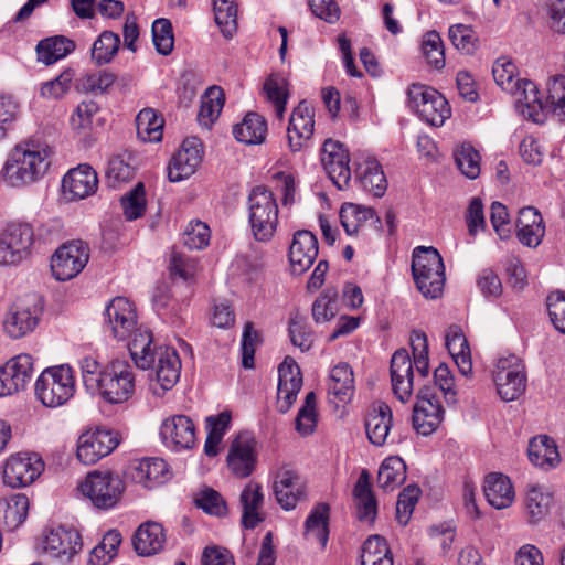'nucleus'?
Masks as SVG:
<instances>
[{
  "instance_id": "nucleus-1",
  "label": "nucleus",
  "mask_w": 565,
  "mask_h": 565,
  "mask_svg": "<svg viewBox=\"0 0 565 565\" xmlns=\"http://www.w3.org/2000/svg\"><path fill=\"white\" fill-rule=\"evenodd\" d=\"M52 149L45 142L28 140L11 151L3 167V177L12 186L33 183L46 173Z\"/></svg>"
},
{
  "instance_id": "nucleus-2",
  "label": "nucleus",
  "mask_w": 565,
  "mask_h": 565,
  "mask_svg": "<svg viewBox=\"0 0 565 565\" xmlns=\"http://www.w3.org/2000/svg\"><path fill=\"white\" fill-rule=\"evenodd\" d=\"M412 273L415 284L426 298H438L445 285V266L435 247L417 246L413 250Z\"/></svg>"
},
{
  "instance_id": "nucleus-3",
  "label": "nucleus",
  "mask_w": 565,
  "mask_h": 565,
  "mask_svg": "<svg viewBox=\"0 0 565 565\" xmlns=\"http://www.w3.org/2000/svg\"><path fill=\"white\" fill-rule=\"evenodd\" d=\"M248 223L253 237L269 242L278 226V204L274 193L264 185H256L248 195Z\"/></svg>"
},
{
  "instance_id": "nucleus-4",
  "label": "nucleus",
  "mask_w": 565,
  "mask_h": 565,
  "mask_svg": "<svg viewBox=\"0 0 565 565\" xmlns=\"http://www.w3.org/2000/svg\"><path fill=\"white\" fill-rule=\"evenodd\" d=\"M36 398L46 407L66 404L75 393V376L67 364L46 367L35 382Z\"/></svg>"
},
{
  "instance_id": "nucleus-5",
  "label": "nucleus",
  "mask_w": 565,
  "mask_h": 565,
  "mask_svg": "<svg viewBox=\"0 0 565 565\" xmlns=\"http://www.w3.org/2000/svg\"><path fill=\"white\" fill-rule=\"evenodd\" d=\"M96 388L108 403L119 404L128 401L135 391L132 366L126 360H113L99 373Z\"/></svg>"
},
{
  "instance_id": "nucleus-6",
  "label": "nucleus",
  "mask_w": 565,
  "mask_h": 565,
  "mask_svg": "<svg viewBox=\"0 0 565 565\" xmlns=\"http://www.w3.org/2000/svg\"><path fill=\"white\" fill-rule=\"evenodd\" d=\"M408 105L425 122L440 127L450 116V107L446 98L436 89L413 84L407 92Z\"/></svg>"
},
{
  "instance_id": "nucleus-7",
  "label": "nucleus",
  "mask_w": 565,
  "mask_h": 565,
  "mask_svg": "<svg viewBox=\"0 0 565 565\" xmlns=\"http://www.w3.org/2000/svg\"><path fill=\"white\" fill-rule=\"evenodd\" d=\"M124 489L122 480L108 471L89 472L79 484L83 495L89 499L95 508L102 510L114 508L118 503Z\"/></svg>"
},
{
  "instance_id": "nucleus-8",
  "label": "nucleus",
  "mask_w": 565,
  "mask_h": 565,
  "mask_svg": "<svg viewBox=\"0 0 565 565\" xmlns=\"http://www.w3.org/2000/svg\"><path fill=\"white\" fill-rule=\"evenodd\" d=\"M492 377L497 392L504 402L515 401L525 392L526 375L524 365L515 354L500 356Z\"/></svg>"
},
{
  "instance_id": "nucleus-9",
  "label": "nucleus",
  "mask_w": 565,
  "mask_h": 565,
  "mask_svg": "<svg viewBox=\"0 0 565 565\" xmlns=\"http://www.w3.org/2000/svg\"><path fill=\"white\" fill-rule=\"evenodd\" d=\"M34 232L28 223H9L0 234V265H17L29 257Z\"/></svg>"
},
{
  "instance_id": "nucleus-10",
  "label": "nucleus",
  "mask_w": 565,
  "mask_h": 565,
  "mask_svg": "<svg viewBox=\"0 0 565 565\" xmlns=\"http://www.w3.org/2000/svg\"><path fill=\"white\" fill-rule=\"evenodd\" d=\"M89 247L76 239L63 244L51 259L52 274L56 280L66 281L76 277L87 265Z\"/></svg>"
},
{
  "instance_id": "nucleus-11",
  "label": "nucleus",
  "mask_w": 565,
  "mask_h": 565,
  "mask_svg": "<svg viewBox=\"0 0 565 565\" xmlns=\"http://www.w3.org/2000/svg\"><path fill=\"white\" fill-rule=\"evenodd\" d=\"M41 307L34 295L17 300L9 309L3 329L12 339H20L33 331L39 323Z\"/></svg>"
},
{
  "instance_id": "nucleus-12",
  "label": "nucleus",
  "mask_w": 565,
  "mask_h": 565,
  "mask_svg": "<svg viewBox=\"0 0 565 565\" xmlns=\"http://www.w3.org/2000/svg\"><path fill=\"white\" fill-rule=\"evenodd\" d=\"M444 414V408L435 388L423 387L413 408L414 429L423 436L431 435L441 424Z\"/></svg>"
},
{
  "instance_id": "nucleus-13",
  "label": "nucleus",
  "mask_w": 565,
  "mask_h": 565,
  "mask_svg": "<svg viewBox=\"0 0 565 565\" xmlns=\"http://www.w3.org/2000/svg\"><path fill=\"white\" fill-rule=\"evenodd\" d=\"M43 469L44 462L39 455L19 452L6 460L3 481L11 488H23L31 484Z\"/></svg>"
},
{
  "instance_id": "nucleus-14",
  "label": "nucleus",
  "mask_w": 565,
  "mask_h": 565,
  "mask_svg": "<svg viewBox=\"0 0 565 565\" xmlns=\"http://www.w3.org/2000/svg\"><path fill=\"white\" fill-rule=\"evenodd\" d=\"M119 445L115 431L96 428L82 434L77 441L76 456L84 465H94L108 456Z\"/></svg>"
},
{
  "instance_id": "nucleus-15",
  "label": "nucleus",
  "mask_w": 565,
  "mask_h": 565,
  "mask_svg": "<svg viewBox=\"0 0 565 565\" xmlns=\"http://www.w3.org/2000/svg\"><path fill=\"white\" fill-rule=\"evenodd\" d=\"M106 328L119 340L129 339L137 330V312L134 303L125 297L114 298L105 310Z\"/></svg>"
},
{
  "instance_id": "nucleus-16",
  "label": "nucleus",
  "mask_w": 565,
  "mask_h": 565,
  "mask_svg": "<svg viewBox=\"0 0 565 565\" xmlns=\"http://www.w3.org/2000/svg\"><path fill=\"white\" fill-rule=\"evenodd\" d=\"M256 441L248 431L239 433L231 444L227 454V467L237 478H246L253 473L257 463Z\"/></svg>"
},
{
  "instance_id": "nucleus-17",
  "label": "nucleus",
  "mask_w": 565,
  "mask_h": 565,
  "mask_svg": "<svg viewBox=\"0 0 565 565\" xmlns=\"http://www.w3.org/2000/svg\"><path fill=\"white\" fill-rule=\"evenodd\" d=\"M349 162V154L342 143L332 139L324 141L321 151V163L328 177L339 190L349 186L351 180Z\"/></svg>"
},
{
  "instance_id": "nucleus-18",
  "label": "nucleus",
  "mask_w": 565,
  "mask_h": 565,
  "mask_svg": "<svg viewBox=\"0 0 565 565\" xmlns=\"http://www.w3.org/2000/svg\"><path fill=\"white\" fill-rule=\"evenodd\" d=\"M33 374V358L19 354L0 367V397L24 390Z\"/></svg>"
},
{
  "instance_id": "nucleus-19",
  "label": "nucleus",
  "mask_w": 565,
  "mask_h": 565,
  "mask_svg": "<svg viewBox=\"0 0 565 565\" xmlns=\"http://www.w3.org/2000/svg\"><path fill=\"white\" fill-rule=\"evenodd\" d=\"M515 88L516 90L511 92V95L524 118L539 124L543 122L545 110L553 113V105L548 100V96L543 100L537 86L532 81L522 78Z\"/></svg>"
},
{
  "instance_id": "nucleus-20",
  "label": "nucleus",
  "mask_w": 565,
  "mask_h": 565,
  "mask_svg": "<svg viewBox=\"0 0 565 565\" xmlns=\"http://www.w3.org/2000/svg\"><path fill=\"white\" fill-rule=\"evenodd\" d=\"M201 161L202 149L200 140L194 137L185 139L168 164L169 181L180 182L191 177Z\"/></svg>"
},
{
  "instance_id": "nucleus-21",
  "label": "nucleus",
  "mask_w": 565,
  "mask_h": 565,
  "mask_svg": "<svg viewBox=\"0 0 565 565\" xmlns=\"http://www.w3.org/2000/svg\"><path fill=\"white\" fill-rule=\"evenodd\" d=\"M160 437L174 451L191 449L196 440L194 423L185 415L169 417L161 424Z\"/></svg>"
},
{
  "instance_id": "nucleus-22",
  "label": "nucleus",
  "mask_w": 565,
  "mask_h": 565,
  "mask_svg": "<svg viewBox=\"0 0 565 565\" xmlns=\"http://www.w3.org/2000/svg\"><path fill=\"white\" fill-rule=\"evenodd\" d=\"M313 130L315 109L306 100H301L289 119L287 137L290 150L297 152L307 147Z\"/></svg>"
},
{
  "instance_id": "nucleus-23",
  "label": "nucleus",
  "mask_w": 565,
  "mask_h": 565,
  "mask_svg": "<svg viewBox=\"0 0 565 565\" xmlns=\"http://www.w3.org/2000/svg\"><path fill=\"white\" fill-rule=\"evenodd\" d=\"M302 386L299 366L294 360L286 358L278 369L277 409L287 413Z\"/></svg>"
},
{
  "instance_id": "nucleus-24",
  "label": "nucleus",
  "mask_w": 565,
  "mask_h": 565,
  "mask_svg": "<svg viewBox=\"0 0 565 565\" xmlns=\"http://www.w3.org/2000/svg\"><path fill=\"white\" fill-rule=\"evenodd\" d=\"M288 256L292 274L302 275L312 266L318 256L317 237L310 231H297L294 234Z\"/></svg>"
},
{
  "instance_id": "nucleus-25",
  "label": "nucleus",
  "mask_w": 565,
  "mask_h": 565,
  "mask_svg": "<svg viewBox=\"0 0 565 565\" xmlns=\"http://www.w3.org/2000/svg\"><path fill=\"white\" fill-rule=\"evenodd\" d=\"M390 373L395 396L402 403H406L413 393L414 371L413 362L405 349H399L392 355Z\"/></svg>"
},
{
  "instance_id": "nucleus-26",
  "label": "nucleus",
  "mask_w": 565,
  "mask_h": 565,
  "mask_svg": "<svg viewBox=\"0 0 565 565\" xmlns=\"http://www.w3.org/2000/svg\"><path fill=\"white\" fill-rule=\"evenodd\" d=\"M98 186L96 171L88 164L71 169L62 180V190L71 200H82L94 194Z\"/></svg>"
},
{
  "instance_id": "nucleus-27",
  "label": "nucleus",
  "mask_w": 565,
  "mask_h": 565,
  "mask_svg": "<svg viewBox=\"0 0 565 565\" xmlns=\"http://www.w3.org/2000/svg\"><path fill=\"white\" fill-rule=\"evenodd\" d=\"M44 548L53 557L70 559L82 548V539L78 531L60 525L46 534Z\"/></svg>"
},
{
  "instance_id": "nucleus-28",
  "label": "nucleus",
  "mask_w": 565,
  "mask_h": 565,
  "mask_svg": "<svg viewBox=\"0 0 565 565\" xmlns=\"http://www.w3.org/2000/svg\"><path fill=\"white\" fill-rule=\"evenodd\" d=\"M545 233V226L541 213L533 206L520 210L516 220V236L519 241L529 247H536Z\"/></svg>"
},
{
  "instance_id": "nucleus-29",
  "label": "nucleus",
  "mask_w": 565,
  "mask_h": 565,
  "mask_svg": "<svg viewBox=\"0 0 565 565\" xmlns=\"http://www.w3.org/2000/svg\"><path fill=\"white\" fill-rule=\"evenodd\" d=\"M273 490L278 504L285 510L294 509L302 495L298 475L286 467L276 472Z\"/></svg>"
},
{
  "instance_id": "nucleus-30",
  "label": "nucleus",
  "mask_w": 565,
  "mask_h": 565,
  "mask_svg": "<svg viewBox=\"0 0 565 565\" xmlns=\"http://www.w3.org/2000/svg\"><path fill=\"white\" fill-rule=\"evenodd\" d=\"M355 180L375 198H382L387 189V180L382 166L374 158H366L356 162Z\"/></svg>"
},
{
  "instance_id": "nucleus-31",
  "label": "nucleus",
  "mask_w": 565,
  "mask_h": 565,
  "mask_svg": "<svg viewBox=\"0 0 565 565\" xmlns=\"http://www.w3.org/2000/svg\"><path fill=\"white\" fill-rule=\"evenodd\" d=\"M527 456L534 466L545 471L555 469L561 462L557 445L547 435H539L530 439Z\"/></svg>"
},
{
  "instance_id": "nucleus-32",
  "label": "nucleus",
  "mask_w": 565,
  "mask_h": 565,
  "mask_svg": "<svg viewBox=\"0 0 565 565\" xmlns=\"http://www.w3.org/2000/svg\"><path fill=\"white\" fill-rule=\"evenodd\" d=\"M131 478L146 488H152L167 482L171 478V472L163 459L142 458L135 463Z\"/></svg>"
},
{
  "instance_id": "nucleus-33",
  "label": "nucleus",
  "mask_w": 565,
  "mask_h": 565,
  "mask_svg": "<svg viewBox=\"0 0 565 565\" xmlns=\"http://www.w3.org/2000/svg\"><path fill=\"white\" fill-rule=\"evenodd\" d=\"M156 359V376L163 390L172 388L180 379L181 360L177 350L169 345H159Z\"/></svg>"
},
{
  "instance_id": "nucleus-34",
  "label": "nucleus",
  "mask_w": 565,
  "mask_h": 565,
  "mask_svg": "<svg viewBox=\"0 0 565 565\" xmlns=\"http://www.w3.org/2000/svg\"><path fill=\"white\" fill-rule=\"evenodd\" d=\"M483 492L489 504L498 510L510 507L515 498L511 480L501 472H491L486 477Z\"/></svg>"
},
{
  "instance_id": "nucleus-35",
  "label": "nucleus",
  "mask_w": 565,
  "mask_h": 565,
  "mask_svg": "<svg viewBox=\"0 0 565 565\" xmlns=\"http://www.w3.org/2000/svg\"><path fill=\"white\" fill-rule=\"evenodd\" d=\"M264 502L263 488L255 481H249L243 489L239 503L242 505V525L245 529L253 530L264 518L260 513V508Z\"/></svg>"
},
{
  "instance_id": "nucleus-36",
  "label": "nucleus",
  "mask_w": 565,
  "mask_h": 565,
  "mask_svg": "<svg viewBox=\"0 0 565 565\" xmlns=\"http://www.w3.org/2000/svg\"><path fill=\"white\" fill-rule=\"evenodd\" d=\"M392 409L385 403L374 406L366 416L365 430L370 443L374 446H383L392 427Z\"/></svg>"
},
{
  "instance_id": "nucleus-37",
  "label": "nucleus",
  "mask_w": 565,
  "mask_h": 565,
  "mask_svg": "<svg viewBox=\"0 0 565 565\" xmlns=\"http://www.w3.org/2000/svg\"><path fill=\"white\" fill-rule=\"evenodd\" d=\"M128 350L136 366L142 370L152 367L158 358L159 347L153 343L149 330H137L128 344Z\"/></svg>"
},
{
  "instance_id": "nucleus-38",
  "label": "nucleus",
  "mask_w": 565,
  "mask_h": 565,
  "mask_svg": "<svg viewBox=\"0 0 565 565\" xmlns=\"http://www.w3.org/2000/svg\"><path fill=\"white\" fill-rule=\"evenodd\" d=\"M163 527L157 522L141 524L134 536V547L139 555L149 556L159 552L164 544Z\"/></svg>"
},
{
  "instance_id": "nucleus-39",
  "label": "nucleus",
  "mask_w": 565,
  "mask_h": 565,
  "mask_svg": "<svg viewBox=\"0 0 565 565\" xmlns=\"http://www.w3.org/2000/svg\"><path fill=\"white\" fill-rule=\"evenodd\" d=\"M446 348L452 356L459 372L468 376L472 371L470 349L465 334L457 326L449 327L446 333Z\"/></svg>"
},
{
  "instance_id": "nucleus-40",
  "label": "nucleus",
  "mask_w": 565,
  "mask_h": 565,
  "mask_svg": "<svg viewBox=\"0 0 565 565\" xmlns=\"http://www.w3.org/2000/svg\"><path fill=\"white\" fill-rule=\"evenodd\" d=\"M75 47V42L64 35L43 39L36 45L38 61L45 65H52L65 58Z\"/></svg>"
},
{
  "instance_id": "nucleus-41",
  "label": "nucleus",
  "mask_w": 565,
  "mask_h": 565,
  "mask_svg": "<svg viewBox=\"0 0 565 565\" xmlns=\"http://www.w3.org/2000/svg\"><path fill=\"white\" fill-rule=\"evenodd\" d=\"M353 492L356 499L358 519L362 522H373L377 513V502L371 490L370 477L366 470L361 472Z\"/></svg>"
},
{
  "instance_id": "nucleus-42",
  "label": "nucleus",
  "mask_w": 565,
  "mask_h": 565,
  "mask_svg": "<svg viewBox=\"0 0 565 565\" xmlns=\"http://www.w3.org/2000/svg\"><path fill=\"white\" fill-rule=\"evenodd\" d=\"M354 392V379L352 369L348 363L337 364L330 372L328 393L337 402L347 403Z\"/></svg>"
},
{
  "instance_id": "nucleus-43",
  "label": "nucleus",
  "mask_w": 565,
  "mask_h": 565,
  "mask_svg": "<svg viewBox=\"0 0 565 565\" xmlns=\"http://www.w3.org/2000/svg\"><path fill=\"white\" fill-rule=\"evenodd\" d=\"M267 124L263 116L248 113L241 124L233 128V135L237 141L246 145H259L265 140Z\"/></svg>"
},
{
  "instance_id": "nucleus-44",
  "label": "nucleus",
  "mask_w": 565,
  "mask_h": 565,
  "mask_svg": "<svg viewBox=\"0 0 565 565\" xmlns=\"http://www.w3.org/2000/svg\"><path fill=\"white\" fill-rule=\"evenodd\" d=\"M29 512V499L18 493L0 500V519L8 530L18 529L25 521Z\"/></svg>"
},
{
  "instance_id": "nucleus-45",
  "label": "nucleus",
  "mask_w": 565,
  "mask_h": 565,
  "mask_svg": "<svg viewBox=\"0 0 565 565\" xmlns=\"http://www.w3.org/2000/svg\"><path fill=\"white\" fill-rule=\"evenodd\" d=\"M406 479V465L397 456L386 458L380 466L377 484L384 491H393Z\"/></svg>"
},
{
  "instance_id": "nucleus-46",
  "label": "nucleus",
  "mask_w": 565,
  "mask_h": 565,
  "mask_svg": "<svg viewBox=\"0 0 565 565\" xmlns=\"http://www.w3.org/2000/svg\"><path fill=\"white\" fill-rule=\"evenodd\" d=\"M553 497L547 489L541 486H531L527 489L525 507L531 523H537L544 519L552 507Z\"/></svg>"
},
{
  "instance_id": "nucleus-47",
  "label": "nucleus",
  "mask_w": 565,
  "mask_h": 565,
  "mask_svg": "<svg viewBox=\"0 0 565 565\" xmlns=\"http://www.w3.org/2000/svg\"><path fill=\"white\" fill-rule=\"evenodd\" d=\"M360 565H393V558L384 537L369 536L361 548Z\"/></svg>"
},
{
  "instance_id": "nucleus-48",
  "label": "nucleus",
  "mask_w": 565,
  "mask_h": 565,
  "mask_svg": "<svg viewBox=\"0 0 565 565\" xmlns=\"http://www.w3.org/2000/svg\"><path fill=\"white\" fill-rule=\"evenodd\" d=\"M329 511L327 503H319L311 510L305 523L306 535L315 539L322 547L327 545L329 539Z\"/></svg>"
},
{
  "instance_id": "nucleus-49",
  "label": "nucleus",
  "mask_w": 565,
  "mask_h": 565,
  "mask_svg": "<svg viewBox=\"0 0 565 565\" xmlns=\"http://www.w3.org/2000/svg\"><path fill=\"white\" fill-rule=\"evenodd\" d=\"M136 127L142 141L157 142L162 138L163 119L152 108H143L138 113Z\"/></svg>"
},
{
  "instance_id": "nucleus-50",
  "label": "nucleus",
  "mask_w": 565,
  "mask_h": 565,
  "mask_svg": "<svg viewBox=\"0 0 565 565\" xmlns=\"http://www.w3.org/2000/svg\"><path fill=\"white\" fill-rule=\"evenodd\" d=\"M215 22L226 39L237 30V6L234 0H213Z\"/></svg>"
},
{
  "instance_id": "nucleus-51",
  "label": "nucleus",
  "mask_w": 565,
  "mask_h": 565,
  "mask_svg": "<svg viewBox=\"0 0 565 565\" xmlns=\"http://www.w3.org/2000/svg\"><path fill=\"white\" fill-rule=\"evenodd\" d=\"M120 46V38L111 31H104L92 47V60L97 65L109 63L117 54Z\"/></svg>"
},
{
  "instance_id": "nucleus-52",
  "label": "nucleus",
  "mask_w": 565,
  "mask_h": 565,
  "mask_svg": "<svg viewBox=\"0 0 565 565\" xmlns=\"http://www.w3.org/2000/svg\"><path fill=\"white\" fill-rule=\"evenodd\" d=\"M492 75L497 85L509 94L515 92L516 85L522 81L518 77L516 65L507 56H501L493 63Z\"/></svg>"
},
{
  "instance_id": "nucleus-53",
  "label": "nucleus",
  "mask_w": 565,
  "mask_h": 565,
  "mask_svg": "<svg viewBox=\"0 0 565 565\" xmlns=\"http://www.w3.org/2000/svg\"><path fill=\"white\" fill-rule=\"evenodd\" d=\"M480 160L479 152L470 143H462L455 151L458 169L469 179H476L480 174Z\"/></svg>"
},
{
  "instance_id": "nucleus-54",
  "label": "nucleus",
  "mask_w": 565,
  "mask_h": 565,
  "mask_svg": "<svg viewBox=\"0 0 565 565\" xmlns=\"http://www.w3.org/2000/svg\"><path fill=\"white\" fill-rule=\"evenodd\" d=\"M115 79L116 76L106 70L87 72L78 81V88L94 95L103 94L113 86Z\"/></svg>"
},
{
  "instance_id": "nucleus-55",
  "label": "nucleus",
  "mask_w": 565,
  "mask_h": 565,
  "mask_svg": "<svg viewBox=\"0 0 565 565\" xmlns=\"http://www.w3.org/2000/svg\"><path fill=\"white\" fill-rule=\"evenodd\" d=\"M223 107L222 90L211 88L202 99L198 113V121L204 127H210L218 117Z\"/></svg>"
},
{
  "instance_id": "nucleus-56",
  "label": "nucleus",
  "mask_w": 565,
  "mask_h": 565,
  "mask_svg": "<svg viewBox=\"0 0 565 565\" xmlns=\"http://www.w3.org/2000/svg\"><path fill=\"white\" fill-rule=\"evenodd\" d=\"M134 177V168L127 160V154L113 156L107 166V183L111 188L129 181Z\"/></svg>"
},
{
  "instance_id": "nucleus-57",
  "label": "nucleus",
  "mask_w": 565,
  "mask_h": 565,
  "mask_svg": "<svg viewBox=\"0 0 565 565\" xmlns=\"http://www.w3.org/2000/svg\"><path fill=\"white\" fill-rule=\"evenodd\" d=\"M411 345L413 351V365L419 376L426 377L429 372V360H428V342L427 337L423 331L414 330L411 333Z\"/></svg>"
},
{
  "instance_id": "nucleus-58",
  "label": "nucleus",
  "mask_w": 565,
  "mask_h": 565,
  "mask_svg": "<svg viewBox=\"0 0 565 565\" xmlns=\"http://www.w3.org/2000/svg\"><path fill=\"white\" fill-rule=\"evenodd\" d=\"M152 41L159 54L167 56L172 52L174 36L172 24L168 19H157L152 23Z\"/></svg>"
},
{
  "instance_id": "nucleus-59",
  "label": "nucleus",
  "mask_w": 565,
  "mask_h": 565,
  "mask_svg": "<svg viewBox=\"0 0 565 565\" xmlns=\"http://www.w3.org/2000/svg\"><path fill=\"white\" fill-rule=\"evenodd\" d=\"M125 217L135 221L142 216L146 210L145 185L138 182L132 190L121 198Z\"/></svg>"
},
{
  "instance_id": "nucleus-60",
  "label": "nucleus",
  "mask_w": 565,
  "mask_h": 565,
  "mask_svg": "<svg viewBox=\"0 0 565 565\" xmlns=\"http://www.w3.org/2000/svg\"><path fill=\"white\" fill-rule=\"evenodd\" d=\"M448 35L452 45L465 54H472L476 51L478 36L470 25H451Z\"/></svg>"
},
{
  "instance_id": "nucleus-61",
  "label": "nucleus",
  "mask_w": 565,
  "mask_h": 565,
  "mask_svg": "<svg viewBox=\"0 0 565 565\" xmlns=\"http://www.w3.org/2000/svg\"><path fill=\"white\" fill-rule=\"evenodd\" d=\"M338 292L334 289H327L312 305V317L317 323L332 319L338 310Z\"/></svg>"
},
{
  "instance_id": "nucleus-62",
  "label": "nucleus",
  "mask_w": 565,
  "mask_h": 565,
  "mask_svg": "<svg viewBox=\"0 0 565 565\" xmlns=\"http://www.w3.org/2000/svg\"><path fill=\"white\" fill-rule=\"evenodd\" d=\"M422 51L428 64L439 70L445 66L444 45L436 31L427 32L422 42Z\"/></svg>"
},
{
  "instance_id": "nucleus-63",
  "label": "nucleus",
  "mask_w": 565,
  "mask_h": 565,
  "mask_svg": "<svg viewBox=\"0 0 565 565\" xmlns=\"http://www.w3.org/2000/svg\"><path fill=\"white\" fill-rule=\"evenodd\" d=\"M420 489L416 484H409L399 493L396 503V518L398 522L406 525L420 497Z\"/></svg>"
},
{
  "instance_id": "nucleus-64",
  "label": "nucleus",
  "mask_w": 565,
  "mask_h": 565,
  "mask_svg": "<svg viewBox=\"0 0 565 565\" xmlns=\"http://www.w3.org/2000/svg\"><path fill=\"white\" fill-rule=\"evenodd\" d=\"M195 504L205 513L223 516L227 512V507L222 495L212 488H205L195 495Z\"/></svg>"
}]
</instances>
